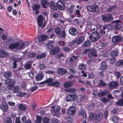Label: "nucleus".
Wrapping results in <instances>:
<instances>
[{
  "instance_id": "1",
  "label": "nucleus",
  "mask_w": 123,
  "mask_h": 123,
  "mask_svg": "<svg viewBox=\"0 0 123 123\" xmlns=\"http://www.w3.org/2000/svg\"><path fill=\"white\" fill-rule=\"evenodd\" d=\"M9 38L7 40L9 44L8 47L10 49H16L19 50L20 49H24L26 46H25L24 43L22 42H17L15 43L14 39Z\"/></svg>"
},
{
  "instance_id": "2",
  "label": "nucleus",
  "mask_w": 123,
  "mask_h": 123,
  "mask_svg": "<svg viewBox=\"0 0 123 123\" xmlns=\"http://www.w3.org/2000/svg\"><path fill=\"white\" fill-rule=\"evenodd\" d=\"M75 91V89L74 88H72L69 90V92H72L71 93H69L66 97V100L67 101H73L77 97V95L76 93L74 92Z\"/></svg>"
},
{
  "instance_id": "3",
  "label": "nucleus",
  "mask_w": 123,
  "mask_h": 123,
  "mask_svg": "<svg viewBox=\"0 0 123 123\" xmlns=\"http://www.w3.org/2000/svg\"><path fill=\"white\" fill-rule=\"evenodd\" d=\"M87 11L94 13L98 12L99 10L98 6L96 5H89L86 6Z\"/></svg>"
},
{
  "instance_id": "4",
  "label": "nucleus",
  "mask_w": 123,
  "mask_h": 123,
  "mask_svg": "<svg viewBox=\"0 0 123 123\" xmlns=\"http://www.w3.org/2000/svg\"><path fill=\"white\" fill-rule=\"evenodd\" d=\"M15 83L14 79L11 78L6 80L5 81V84L7 85V87L9 90H11L13 87Z\"/></svg>"
},
{
  "instance_id": "5",
  "label": "nucleus",
  "mask_w": 123,
  "mask_h": 123,
  "mask_svg": "<svg viewBox=\"0 0 123 123\" xmlns=\"http://www.w3.org/2000/svg\"><path fill=\"white\" fill-rule=\"evenodd\" d=\"M55 31L59 37L62 38L66 36L65 31L63 30L61 32L60 29L59 27H56L55 29Z\"/></svg>"
},
{
  "instance_id": "6",
  "label": "nucleus",
  "mask_w": 123,
  "mask_h": 123,
  "mask_svg": "<svg viewBox=\"0 0 123 123\" xmlns=\"http://www.w3.org/2000/svg\"><path fill=\"white\" fill-rule=\"evenodd\" d=\"M100 37V36L98 32L95 31L92 33L89 37V38L92 42H94L98 40Z\"/></svg>"
},
{
  "instance_id": "7",
  "label": "nucleus",
  "mask_w": 123,
  "mask_h": 123,
  "mask_svg": "<svg viewBox=\"0 0 123 123\" xmlns=\"http://www.w3.org/2000/svg\"><path fill=\"white\" fill-rule=\"evenodd\" d=\"M43 17L41 15H39L37 18L38 25L40 27H42V28H43L45 26L47 23L46 22L44 21L43 25H42V24L43 21Z\"/></svg>"
},
{
  "instance_id": "8",
  "label": "nucleus",
  "mask_w": 123,
  "mask_h": 123,
  "mask_svg": "<svg viewBox=\"0 0 123 123\" xmlns=\"http://www.w3.org/2000/svg\"><path fill=\"white\" fill-rule=\"evenodd\" d=\"M101 18L103 21L107 22H110L113 19L112 16L111 14H108L106 15H102Z\"/></svg>"
},
{
  "instance_id": "9",
  "label": "nucleus",
  "mask_w": 123,
  "mask_h": 123,
  "mask_svg": "<svg viewBox=\"0 0 123 123\" xmlns=\"http://www.w3.org/2000/svg\"><path fill=\"white\" fill-rule=\"evenodd\" d=\"M65 0H59L57 2L56 5L57 8L61 10H63L65 7Z\"/></svg>"
},
{
  "instance_id": "10",
  "label": "nucleus",
  "mask_w": 123,
  "mask_h": 123,
  "mask_svg": "<svg viewBox=\"0 0 123 123\" xmlns=\"http://www.w3.org/2000/svg\"><path fill=\"white\" fill-rule=\"evenodd\" d=\"M60 52V48L58 46H55L50 49V54L51 55H54L57 54Z\"/></svg>"
},
{
  "instance_id": "11",
  "label": "nucleus",
  "mask_w": 123,
  "mask_h": 123,
  "mask_svg": "<svg viewBox=\"0 0 123 123\" xmlns=\"http://www.w3.org/2000/svg\"><path fill=\"white\" fill-rule=\"evenodd\" d=\"M114 43L120 42L123 40V37H121L119 36H116L113 37L112 40Z\"/></svg>"
},
{
  "instance_id": "12",
  "label": "nucleus",
  "mask_w": 123,
  "mask_h": 123,
  "mask_svg": "<svg viewBox=\"0 0 123 123\" xmlns=\"http://www.w3.org/2000/svg\"><path fill=\"white\" fill-rule=\"evenodd\" d=\"M69 33L73 36H76L77 33V29L74 27H72L70 28L69 30Z\"/></svg>"
},
{
  "instance_id": "13",
  "label": "nucleus",
  "mask_w": 123,
  "mask_h": 123,
  "mask_svg": "<svg viewBox=\"0 0 123 123\" xmlns=\"http://www.w3.org/2000/svg\"><path fill=\"white\" fill-rule=\"evenodd\" d=\"M76 111L75 108L73 106H71L68 110L67 114L71 115L75 114Z\"/></svg>"
},
{
  "instance_id": "14",
  "label": "nucleus",
  "mask_w": 123,
  "mask_h": 123,
  "mask_svg": "<svg viewBox=\"0 0 123 123\" xmlns=\"http://www.w3.org/2000/svg\"><path fill=\"white\" fill-rule=\"evenodd\" d=\"M79 116H82L83 121H85L86 120V116L84 110L81 109L79 110Z\"/></svg>"
},
{
  "instance_id": "15",
  "label": "nucleus",
  "mask_w": 123,
  "mask_h": 123,
  "mask_svg": "<svg viewBox=\"0 0 123 123\" xmlns=\"http://www.w3.org/2000/svg\"><path fill=\"white\" fill-rule=\"evenodd\" d=\"M118 86L117 82L112 81L109 83L108 85V86L109 88L113 89L116 88Z\"/></svg>"
},
{
  "instance_id": "16",
  "label": "nucleus",
  "mask_w": 123,
  "mask_h": 123,
  "mask_svg": "<svg viewBox=\"0 0 123 123\" xmlns=\"http://www.w3.org/2000/svg\"><path fill=\"white\" fill-rule=\"evenodd\" d=\"M0 107L1 110L5 112L6 111L8 108L7 104L4 102L3 103L1 104L0 105Z\"/></svg>"
},
{
  "instance_id": "17",
  "label": "nucleus",
  "mask_w": 123,
  "mask_h": 123,
  "mask_svg": "<svg viewBox=\"0 0 123 123\" xmlns=\"http://www.w3.org/2000/svg\"><path fill=\"white\" fill-rule=\"evenodd\" d=\"M96 51L94 49H92L89 52L88 56L90 57H91L93 56H96Z\"/></svg>"
},
{
  "instance_id": "18",
  "label": "nucleus",
  "mask_w": 123,
  "mask_h": 123,
  "mask_svg": "<svg viewBox=\"0 0 123 123\" xmlns=\"http://www.w3.org/2000/svg\"><path fill=\"white\" fill-rule=\"evenodd\" d=\"M112 23H116L114 25V27L116 29H118L121 28V25L118 24L119 23H121V21L120 20H115L113 21Z\"/></svg>"
},
{
  "instance_id": "19",
  "label": "nucleus",
  "mask_w": 123,
  "mask_h": 123,
  "mask_svg": "<svg viewBox=\"0 0 123 123\" xmlns=\"http://www.w3.org/2000/svg\"><path fill=\"white\" fill-rule=\"evenodd\" d=\"M40 7V5L36 4H34L32 7L33 10L35 11L36 13L37 14H38L39 12L38 10L39 9Z\"/></svg>"
},
{
  "instance_id": "20",
  "label": "nucleus",
  "mask_w": 123,
  "mask_h": 123,
  "mask_svg": "<svg viewBox=\"0 0 123 123\" xmlns=\"http://www.w3.org/2000/svg\"><path fill=\"white\" fill-rule=\"evenodd\" d=\"M48 36L45 35H41L38 37V40L39 42H41L48 38Z\"/></svg>"
},
{
  "instance_id": "21",
  "label": "nucleus",
  "mask_w": 123,
  "mask_h": 123,
  "mask_svg": "<svg viewBox=\"0 0 123 123\" xmlns=\"http://www.w3.org/2000/svg\"><path fill=\"white\" fill-rule=\"evenodd\" d=\"M12 75V72L10 71H7L4 72L3 74V76L5 79H7L11 77Z\"/></svg>"
},
{
  "instance_id": "22",
  "label": "nucleus",
  "mask_w": 123,
  "mask_h": 123,
  "mask_svg": "<svg viewBox=\"0 0 123 123\" xmlns=\"http://www.w3.org/2000/svg\"><path fill=\"white\" fill-rule=\"evenodd\" d=\"M84 36H81L79 37L78 39L76 40L77 43L79 45L84 41Z\"/></svg>"
},
{
  "instance_id": "23",
  "label": "nucleus",
  "mask_w": 123,
  "mask_h": 123,
  "mask_svg": "<svg viewBox=\"0 0 123 123\" xmlns=\"http://www.w3.org/2000/svg\"><path fill=\"white\" fill-rule=\"evenodd\" d=\"M18 108L19 110L24 111L26 109V105L23 104H20L19 105Z\"/></svg>"
},
{
  "instance_id": "24",
  "label": "nucleus",
  "mask_w": 123,
  "mask_h": 123,
  "mask_svg": "<svg viewBox=\"0 0 123 123\" xmlns=\"http://www.w3.org/2000/svg\"><path fill=\"white\" fill-rule=\"evenodd\" d=\"M49 5L50 8L53 10H56L57 9V6L53 1H52L50 2Z\"/></svg>"
},
{
  "instance_id": "25",
  "label": "nucleus",
  "mask_w": 123,
  "mask_h": 123,
  "mask_svg": "<svg viewBox=\"0 0 123 123\" xmlns=\"http://www.w3.org/2000/svg\"><path fill=\"white\" fill-rule=\"evenodd\" d=\"M57 72L60 74H64L67 73L66 70L64 68H60L57 70Z\"/></svg>"
},
{
  "instance_id": "26",
  "label": "nucleus",
  "mask_w": 123,
  "mask_h": 123,
  "mask_svg": "<svg viewBox=\"0 0 123 123\" xmlns=\"http://www.w3.org/2000/svg\"><path fill=\"white\" fill-rule=\"evenodd\" d=\"M0 57H5L9 55L5 51L2 50H0Z\"/></svg>"
},
{
  "instance_id": "27",
  "label": "nucleus",
  "mask_w": 123,
  "mask_h": 123,
  "mask_svg": "<svg viewBox=\"0 0 123 123\" xmlns=\"http://www.w3.org/2000/svg\"><path fill=\"white\" fill-rule=\"evenodd\" d=\"M43 73H40L37 75L36 76V79L38 81L41 80L43 77Z\"/></svg>"
},
{
  "instance_id": "28",
  "label": "nucleus",
  "mask_w": 123,
  "mask_h": 123,
  "mask_svg": "<svg viewBox=\"0 0 123 123\" xmlns=\"http://www.w3.org/2000/svg\"><path fill=\"white\" fill-rule=\"evenodd\" d=\"M60 107H58L53 110V111L54 113L53 115L56 117H59V115L60 114Z\"/></svg>"
},
{
  "instance_id": "29",
  "label": "nucleus",
  "mask_w": 123,
  "mask_h": 123,
  "mask_svg": "<svg viewBox=\"0 0 123 123\" xmlns=\"http://www.w3.org/2000/svg\"><path fill=\"white\" fill-rule=\"evenodd\" d=\"M103 117L102 114L99 112L97 114L95 115V119L98 121H100L101 120Z\"/></svg>"
},
{
  "instance_id": "30",
  "label": "nucleus",
  "mask_w": 123,
  "mask_h": 123,
  "mask_svg": "<svg viewBox=\"0 0 123 123\" xmlns=\"http://www.w3.org/2000/svg\"><path fill=\"white\" fill-rule=\"evenodd\" d=\"M76 15V16L80 17L81 16V14L80 12L79 9H77L76 10L75 13L74 15H71V17L72 18H74L75 16V15Z\"/></svg>"
},
{
  "instance_id": "31",
  "label": "nucleus",
  "mask_w": 123,
  "mask_h": 123,
  "mask_svg": "<svg viewBox=\"0 0 123 123\" xmlns=\"http://www.w3.org/2000/svg\"><path fill=\"white\" fill-rule=\"evenodd\" d=\"M73 85V83L72 81L67 82L64 83V86L65 88H68L70 87H71Z\"/></svg>"
},
{
  "instance_id": "32",
  "label": "nucleus",
  "mask_w": 123,
  "mask_h": 123,
  "mask_svg": "<svg viewBox=\"0 0 123 123\" xmlns=\"http://www.w3.org/2000/svg\"><path fill=\"white\" fill-rule=\"evenodd\" d=\"M53 80V79H52L49 78L46 80L41 82V83L42 84H44L45 83H48L50 84L49 85H50V86H52V85L51 84L53 83L52 82Z\"/></svg>"
},
{
  "instance_id": "33",
  "label": "nucleus",
  "mask_w": 123,
  "mask_h": 123,
  "mask_svg": "<svg viewBox=\"0 0 123 123\" xmlns=\"http://www.w3.org/2000/svg\"><path fill=\"white\" fill-rule=\"evenodd\" d=\"M107 67V65L105 62H101V69L102 70H105Z\"/></svg>"
},
{
  "instance_id": "34",
  "label": "nucleus",
  "mask_w": 123,
  "mask_h": 123,
  "mask_svg": "<svg viewBox=\"0 0 123 123\" xmlns=\"http://www.w3.org/2000/svg\"><path fill=\"white\" fill-rule=\"evenodd\" d=\"M47 0H43L42 1V6L44 8L47 7L48 4Z\"/></svg>"
},
{
  "instance_id": "35",
  "label": "nucleus",
  "mask_w": 123,
  "mask_h": 123,
  "mask_svg": "<svg viewBox=\"0 0 123 123\" xmlns=\"http://www.w3.org/2000/svg\"><path fill=\"white\" fill-rule=\"evenodd\" d=\"M17 96L19 97H28L27 94H26V93L25 92H20L17 94Z\"/></svg>"
},
{
  "instance_id": "36",
  "label": "nucleus",
  "mask_w": 123,
  "mask_h": 123,
  "mask_svg": "<svg viewBox=\"0 0 123 123\" xmlns=\"http://www.w3.org/2000/svg\"><path fill=\"white\" fill-rule=\"evenodd\" d=\"M78 44L77 43L76 40H73L70 42L69 43L70 46H71L73 47H74Z\"/></svg>"
},
{
  "instance_id": "37",
  "label": "nucleus",
  "mask_w": 123,
  "mask_h": 123,
  "mask_svg": "<svg viewBox=\"0 0 123 123\" xmlns=\"http://www.w3.org/2000/svg\"><path fill=\"white\" fill-rule=\"evenodd\" d=\"M110 55L112 57H114L118 55L117 51L116 50L111 51L110 53Z\"/></svg>"
},
{
  "instance_id": "38",
  "label": "nucleus",
  "mask_w": 123,
  "mask_h": 123,
  "mask_svg": "<svg viewBox=\"0 0 123 123\" xmlns=\"http://www.w3.org/2000/svg\"><path fill=\"white\" fill-rule=\"evenodd\" d=\"M91 43L90 41L87 40L86 41L83 43V46L84 47H86L89 46L91 45Z\"/></svg>"
},
{
  "instance_id": "39",
  "label": "nucleus",
  "mask_w": 123,
  "mask_h": 123,
  "mask_svg": "<svg viewBox=\"0 0 123 123\" xmlns=\"http://www.w3.org/2000/svg\"><path fill=\"white\" fill-rule=\"evenodd\" d=\"M74 6H71L69 7L67 10V12L69 13L70 16L71 15V14L73 12V7H74Z\"/></svg>"
},
{
  "instance_id": "40",
  "label": "nucleus",
  "mask_w": 123,
  "mask_h": 123,
  "mask_svg": "<svg viewBox=\"0 0 123 123\" xmlns=\"http://www.w3.org/2000/svg\"><path fill=\"white\" fill-rule=\"evenodd\" d=\"M19 87L18 86H15L13 89V92L14 93H17L18 92L19 90Z\"/></svg>"
},
{
  "instance_id": "41",
  "label": "nucleus",
  "mask_w": 123,
  "mask_h": 123,
  "mask_svg": "<svg viewBox=\"0 0 123 123\" xmlns=\"http://www.w3.org/2000/svg\"><path fill=\"white\" fill-rule=\"evenodd\" d=\"M112 120L114 123H117L119 120V118L116 116H114L112 118Z\"/></svg>"
},
{
  "instance_id": "42",
  "label": "nucleus",
  "mask_w": 123,
  "mask_h": 123,
  "mask_svg": "<svg viewBox=\"0 0 123 123\" xmlns=\"http://www.w3.org/2000/svg\"><path fill=\"white\" fill-rule=\"evenodd\" d=\"M46 54L45 53H42L41 54L36 56V59H42L44 58L46 56Z\"/></svg>"
},
{
  "instance_id": "43",
  "label": "nucleus",
  "mask_w": 123,
  "mask_h": 123,
  "mask_svg": "<svg viewBox=\"0 0 123 123\" xmlns=\"http://www.w3.org/2000/svg\"><path fill=\"white\" fill-rule=\"evenodd\" d=\"M91 19H88L86 21V27H88L89 26H90L92 24V22L91 21Z\"/></svg>"
},
{
  "instance_id": "44",
  "label": "nucleus",
  "mask_w": 123,
  "mask_h": 123,
  "mask_svg": "<svg viewBox=\"0 0 123 123\" xmlns=\"http://www.w3.org/2000/svg\"><path fill=\"white\" fill-rule=\"evenodd\" d=\"M116 104L117 105L123 106V99H120Z\"/></svg>"
},
{
  "instance_id": "45",
  "label": "nucleus",
  "mask_w": 123,
  "mask_h": 123,
  "mask_svg": "<svg viewBox=\"0 0 123 123\" xmlns=\"http://www.w3.org/2000/svg\"><path fill=\"white\" fill-rule=\"evenodd\" d=\"M32 63L31 61H30L27 62L25 66V68L28 69L30 68L31 67Z\"/></svg>"
},
{
  "instance_id": "46",
  "label": "nucleus",
  "mask_w": 123,
  "mask_h": 123,
  "mask_svg": "<svg viewBox=\"0 0 123 123\" xmlns=\"http://www.w3.org/2000/svg\"><path fill=\"white\" fill-rule=\"evenodd\" d=\"M42 118L41 117L38 116H37V120L36 121V123H40L41 122Z\"/></svg>"
},
{
  "instance_id": "47",
  "label": "nucleus",
  "mask_w": 123,
  "mask_h": 123,
  "mask_svg": "<svg viewBox=\"0 0 123 123\" xmlns=\"http://www.w3.org/2000/svg\"><path fill=\"white\" fill-rule=\"evenodd\" d=\"M86 67V66L83 64H81L78 67V68L80 69L84 70Z\"/></svg>"
},
{
  "instance_id": "48",
  "label": "nucleus",
  "mask_w": 123,
  "mask_h": 123,
  "mask_svg": "<svg viewBox=\"0 0 123 123\" xmlns=\"http://www.w3.org/2000/svg\"><path fill=\"white\" fill-rule=\"evenodd\" d=\"M51 84L52 85V86H53L57 87H58L60 86V83L57 81L53 82Z\"/></svg>"
},
{
  "instance_id": "49",
  "label": "nucleus",
  "mask_w": 123,
  "mask_h": 123,
  "mask_svg": "<svg viewBox=\"0 0 123 123\" xmlns=\"http://www.w3.org/2000/svg\"><path fill=\"white\" fill-rule=\"evenodd\" d=\"M116 65L119 66L123 65V60H122L117 61L116 63Z\"/></svg>"
},
{
  "instance_id": "50",
  "label": "nucleus",
  "mask_w": 123,
  "mask_h": 123,
  "mask_svg": "<svg viewBox=\"0 0 123 123\" xmlns=\"http://www.w3.org/2000/svg\"><path fill=\"white\" fill-rule=\"evenodd\" d=\"M115 8V6H111L107 10V11L108 12H110L112 11Z\"/></svg>"
},
{
  "instance_id": "51",
  "label": "nucleus",
  "mask_w": 123,
  "mask_h": 123,
  "mask_svg": "<svg viewBox=\"0 0 123 123\" xmlns=\"http://www.w3.org/2000/svg\"><path fill=\"white\" fill-rule=\"evenodd\" d=\"M95 115L93 113H91L89 115V118L90 119L92 120L93 119H95Z\"/></svg>"
},
{
  "instance_id": "52",
  "label": "nucleus",
  "mask_w": 123,
  "mask_h": 123,
  "mask_svg": "<svg viewBox=\"0 0 123 123\" xmlns=\"http://www.w3.org/2000/svg\"><path fill=\"white\" fill-rule=\"evenodd\" d=\"M26 86L27 85L25 82H22V84L21 86L24 90H26Z\"/></svg>"
},
{
  "instance_id": "53",
  "label": "nucleus",
  "mask_w": 123,
  "mask_h": 123,
  "mask_svg": "<svg viewBox=\"0 0 123 123\" xmlns=\"http://www.w3.org/2000/svg\"><path fill=\"white\" fill-rule=\"evenodd\" d=\"M114 74L117 78H119L121 76L120 72L118 71L114 73Z\"/></svg>"
},
{
  "instance_id": "54",
  "label": "nucleus",
  "mask_w": 123,
  "mask_h": 123,
  "mask_svg": "<svg viewBox=\"0 0 123 123\" xmlns=\"http://www.w3.org/2000/svg\"><path fill=\"white\" fill-rule=\"evenodd\" d=\"M5 123H11L12 120L10 117H7L6 118L5 120Z\"/></svg>"
},
{
  "instance_id": "55",
  "label": "nucleus",
  "mask_w": 123,
  "mask_h": 123,
  "mask_svg": "<svg viewBox=\"0 0 123 123\" xmlns=\"http://www.w3.org/2000/svg\"><path fill=\"white\" fill-rule=\"evenodd\" d=\"M106 85V84L102 80H100V81L99 83L98 84V86H104Z\"/></svg>"
},
{
  "instance_id": "56",
  "label": "nucleus",
  "mask_w": 123,
  "mask_h": 123,
  "mask_svg": "<svg viewBox=\"0 0 123 123\" xmlns=\"http://www.w3.org/2000/svg\"><path fill=\"white\" fill-rule=\"evenodd\" d=\"M49 119L47 118H44L43 119V123H49Z\"/></svg>"
},
{
  "instance_id": "57",
  "label": "nucleus",
  "mask_w": 123,
  "mask_h": 123,
  "mask_svg": "<svg viewBox=\"0 0 123 123\" xmlns=\"http://www.w3.org/2000/svg\"><path fill=\"white\" fill-rule=\"evenodd\" d=\"M46 46L48 49H52L53 47V46L52 45L50 44H46Z\"/></svg>"
},
{
  "instance_id": "58",
  "label": "nucleus",
  "mask_w": 123,
  "mask_h": 123,
  "mask_svg": "<svg viewBox=\"0 0 123 123\" xmlns=\"http://www.w3.org/2000/svg\"><path fill=\"white\" fill-rule=\"evenodd\" d=\"M101 101L103 103H105L108 101V99L105 98H103L101 99Z\"/></svg>"
},
{
  "instance_id": "59",
  "label": "nucleus",
  "mask_w": 123,
  "mask_h": 123,
  "mask_svg": "<svg viewBox=\"0 0 123 123\" xmlns=\"http://www.w3.org/2000/svg\"><path fill=\"white\" fill-rule=\"evenodd\" d=\"M70 72L72 74H75L76 73V70L73 68H70L69 69Z\"/></svg>"
},
{
  "instance_id": "60",
  "label": "nucleus",
  "mask_w": 123,
  "mask_h": 123,
  "mask_svg": "<svg viewBox=\"0 0 123 123\" xmlns=\"http://www.w3.org/2000/svg\"><path fill=\"white\" fill-rule=\"evenodd\" d=\"M105 29L103 27V29H101L100 30V33L102 35H103V34H104L105 33Z\"/></svg>"
},
{
  "instance_id": "61",
  "label": "nucleus",
  "mask_w": 123,
  "mask_h": 123,
  "mask_svg": "<svg viewBox=\"0 0 123 123\" xmlns=\"http://www.w3.org/2000/svg\"><path fill=\"white\" fill-rule=\"evenodd\" d=\"M66 120L70 122H72L73 120V118L70 117H67L66 118Z\"/></svg>"
},
{
  "instance_id": "62",
  "label": "nucleus",
  "mask_w": 123,
  "mask_h": 123,
  "mask_svg": "<svg viewBox=\"0 0 123 123\" xmlns=\"http://www.w3.org/2000/svg\"><path fill=\"white\" fill-rule=\"evenodd\" d=\"M94 76V74L92 73H90L88 74V78H93Z\"/></svg>"
},
{
  "instance_id": "63",
  "label": "nucleus",
  "mask_w": 123,
  "mask_h": 123,
  "mask_svg": "<svg viewBox=\"0 0 123 123\" xmlns=\"http://www.w3.org/2000/svg\"><path fill=\"white\" fill-rule=\"evenodd\" d=\"M36 54L34 53H32L29 55V57L30 58H33L36 56Z\"/></svg>"
},
{
  "instance_id": "64",
  "label": "nucleus",
  "mask_w": 123,
  "mask_h": 123,
  "mask_svg": "<svg viewBox=\"0 0 123 123\" xmlns=\"http://www.w3.org/2000/svg\"><path fill=\"white\" fill-rule=\"evenodd\" d=\"M20 117H17L16 118L15 123H21L20 120Z\"/></svg>"
}]
</instances>
